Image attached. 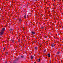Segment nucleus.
Here are the masks:
<instances>
[{"instance_id": "dca6fc26", "label": "nucleus", "mask_w": 63, "mask_h": 63, "mask_svg": "<svg viewBox=\"0 0 63 63\" xmlns=\"http://www.w3.org/2000/svg\"><path fill=\"white\" fill-rule=\"evenodd\" d=\"M12 42H13V43H14V40H12Z\"/></svg>"}, {"instance_id": "7ed1b4c3", "label": "nucleus", "mask_w": 63, "mask_h": 63, "mask_svg": "<svg viewBox=\"0 0 63 63\" xmlns=\"http://www.w3.org/2000/svg\"><path fill=\"white\" fill-rule=\"evenodd\" d=\"M33 58H34V57L33 56H31V59H33Z\"/></svg>"}, {"instance_id": "39448f33", "label": "nucleus", "mask_w": 63, "mask_h": 63, "mask_svg": "<svg viewBox=\"0 0 63 63\" xmlns=\"http://www.w3.org/2000/svg\"><path fill=\"white\" fill-rule=\"evenodd\" d=\"M50 56V55L49 54H48V56L49 57Z\"/></svg>"}, {"instance_id": "f8f14e48", "label": "nucleus", "mask_w": 63, "mask_h": 63, "mask_svg": "<svg viewBox=\"0 0 63 63\" xmlns=\"http://www.w3.org/2000/svg\"><path fill=\"white\" fill-rule=\"evenodd\" d=\"M5 49H6V48H3V49L4 50H5Z\"/></svg>"}, {"instance_id": "9b49d317", "label": "nucleus", "mask_w": 63, "mask_h": 63, "mask_svg": "<svg viewBox=\"0 0 63 63\" xmlns=\"http://www.w3.org/2000/svg\"><path fill=\"white\" fill-rule=\"evenodd\" d=\"M35 49L36 50L37 49V47H35Z\"/></svg>"}, {"instance_id": "20e7f679", "label": "nucleus", "mask_w": 63, "mask_h": 63, "mask_svg": "<svg viewBox=\"0 0 63 63\" xmlns=\"http://www.w3.org/2000/svg\"><path fill=\"white\" fill-rule=\"evenodd\" d=\"M51 46L52 47H54V44H51Z\"/></svg>"}, {"instance_id": "423d86ee", "label": "nucleus", "mask_w": 63, "mask_h": 63, "mask_svg": "<svg viewBox=\"0 0 63 63\" xmlns=\"http://www.w3.org/2000/svg\"><path fill=\"white\" fill-rule=\"evenodd\" d=\"M19 21L20 22H21V18H20L19 19Z\"/></svg>"}, {"instance_id": "1a4fd4ad", "label": "nucleus", "mask_w": 63, "mask_h": 63, "mask_svg": "<svg viewBox=\"0 0 63 63\" xmlns=\"http://www.w3.org/2000/svg\"><path fill=\"white\" fill-rule=\"evenodd\" d=\"M12 30H13V29H10V31H12Z\"/></svg>"}, {"instance_id": "2eb2a0df", "label": "nucleus", "mask_w": 63, "mask_h": 63, "mask_svg": "<svg viewBox=\"0 0 63 63\" xmlns=\"http://www.w3.org/2000/svg\"><path fill=\"white\" fill-rule=\"evenodd\" d=\"M38 60H39L38 61L39 62H40V59H39Z\"/></svg>"}, {"instance_id": "f257e3e1", "label": "nucleus", "mask_w": 63, "mask_h": 63, "mask_svg": "<svg viewBox=\"0 0 63 63\" xmlns=\"http://www.w3.org/2000/svg\"><path fill=\"white\" fill-rule=\"evenodd\" d=\"M5 28H2V30L1 31L0 35H3V34H4V32H5Z\"/></svg>"}, {"instance_id": "0eeeda50", "label": "nucleus", "mask_w": 63, "mask_h": 63, "mask_svg": "<svg viewBox=\"0 0 63 63\" xmlns=\"http://www.w3.org/2000/svg\"><path fill=\"white\" fill-rule=\"evenodd\" d=\"M24 17L25 18H26V15H25L24 16Z\"/></svg>"}, {"instance_id": "a211bd4d", "label": "nucleus", "mask_w": 63, "mask_h": 63, "mask_svg": "<svg viewBox=\"0 0 63 63\" xmlns=\"http://www.w3.org/2000/svg\"><path fill=\"white\" fill-rule=\"evenodd\" d=\"M34 63H36L35 62H34Z\"/></svg>"}, {"instance_id": "6e6552de", "label": "nucleus", "mask_w": 63, "mask_h": 63, "mask_svg": "<svg viewBox=\"0 0 63 63\" xmlns=\"http://www.w3.org/2000/svg\"><path fill=\"white\" fill-rule=\"evenodd\" d=\"M60 53V52H57V54H59Z\"/></svg>"}, {"instance_id": "f03ea898", "label": "nucleus", "mask_w": 63, "mask_h": 63, "mask_svg": "<svg viewBox=\"0 0 63 63\" xmlns=\"http://www.w3.org/2000/svg\"><path fill=\"white\" fill-rule=\"evenodd\" d=\"M31 33H32V35H35V32H34L32 31L31 32Z\"/></svg>"}, {"instance_id": "f3484780", "label": "nucleus", "mask_w": 63, "mask_h": 63, "mask_svg": "<svg viewBox=\"0 0 63 63\" xmlns=\"http://www.w3.org/2000/svg\"><path fill=\"white\" fill-rule=\"evenodd\" d=\"M44 52H46V50H44Z\"/></svg>"}, {"instance_id": "4468645a", "label": "nucleus", "mask_w": 63, "mask_h": 63, "mask_svg": "<svg viewBox=\"0 0 63 63\" xmlns=\"http://www.w3.org/2000/svg\"><path fill=\"white\" fill-rule=\"evenodd\" d=\"M21 58H23V56H21Z\"/></svg>"}, {"instance_id": "ddd939ff", "label": "nucleus", "mask_w": 63, "mask_h": 63, "mask_svg": "<svg viewBox=\"0 0 63 63\" xmlns=\"http://www.w3.org/2000/svg\"><path fill=\"white\" fill-rule=\"evenodd\" d=\"M18 41L19 42H20V39H18Z\"/></svg>"}, {"instance_id": "9d476101", "label": "nucleus", "mask_w": 63, "mask_h": 63, "mask_svg": "<svg viewBox=\"0 0 63 63\" xmlns=\"http://www.w3.org/2000/svg\"><path fill=\"white\" fill-rule=\"evenodd\" d=\"M41 29H43L44 28V27H41Z\"/></svg>"}]
</instances>
